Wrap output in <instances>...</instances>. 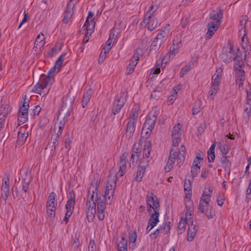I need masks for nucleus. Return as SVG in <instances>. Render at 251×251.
<instances>
[{"label": "nucleus", "mask_w": 251, "mask_h": 251, "mask_svg": "<svg viewBox=\"0 0 251 251\" xmlns=\"http://www.w3.org/2000/svg\"><path fill=\"white\" fill-rule=\"evenodd\" d=\"M66 53H62L59 58L56 60L54 66L51 68L49 71L48 75H47L46 79L50 82V84H51L53 81V76L54 75L59 72L62 61L64 59V57L66 55Z\"/></svg>", "instance_id": "9"}, {"label": "nucleus", "mask_w": 251, "mask_h": 251, "mask_svg": "<svg viewBox=\"0 0 251 251\" xmlns=\"http://www.w3.org/2000/svg\"><path fill=\"white\" fill-rule=\"evenodd\" d=\"M126 94H123L122 96L117 97L114 102L113 113L116 115L121 110V108L125 104L126 101Z\"/></svg>", "instance_id": "18"}, {"label": "nucleus", "mask_w": 251, "mask_h": 251, "mask_svg": "<svg viewBox=\"0 0 251 251\" xmlns=\"http://www.w3.org/2000/svg\"><path fill=\"white\" fill-rule=\"evenodd\" d=\"M119 165V169L118 172L116 173V170L114 168H113L110 171V172L113 171L112 172L113 173L115 172V174L116 175V178L118 176L121 177L123 176L125 174V172L126 167V156L125 155V154H123L121 156Z\"/></svg>", "instance_id": "19"}, {"label": "nucleus", "mask_w": 251, "mask_h": 251, "mask_svg": "<svg viewBox=\"0 0 251 251\" xmlns=\"http://www.w3.org/2000/svg\"><path fill=\"white\" fill-rule=\"evenodd\" d=\"M29 101H26V96H25L23 100L21 102V105L17 114V120L18 125L24 124L28 120V109L29 108Z\"/></svg>", "instance_id": "7"}, {"label": "nucleus", "mask_w": 251, "mask_h": 251, "mask_svg": "<svg viewBox=\"0 0 251 251\" xmlns=\"http://www.w3.org/2000/svg\"><path fill=\"white\" fill-rule=\"evenodd\" d=\"M45 39L44 35L42 33H40L36 38L34 43V49L37 54L41 52V48L45 43Z\"/></svg>", "instance_id": "22"}, {"label": "nucleus", "mask_w": 251, "mask_h": 251, "mask_svg": "<svg viewBox=\"0 0 251 251\" xmlns=\"http://www.w3.org/2000/svg\"><path fill=\"white\" fill-rule=\"evenodd\" d=\"M181 46V41H178L176 42L174 41L173 45L170 47V52L166 55V57L169 56V58H173L177 53Z\"/></svg>", "instance_id": "28"}, {"label": "nucleus", "mask_w": 251, "mask_h": 251, "mask_svg": "<svg viewBox=\"0 0 251 251\" xmlns=\"http://www.w3.org/2000/svg\"><path fill=\"white\" fill-rule=\"evenodd\" d=\"M114 34L111 33L109 35V39L106 43V45L103 49L107 51H109L111 49V44L114 43Z\"/></svg>", "instance_id": "42"}, {"label": "nucleus", "mask_w": 251, "mask_h": 251, "mask_svg": "<svg viewBox=\"0 0 251 251\" xmlns=\"http://www.w3.org/2000/svg\"><path fill=\"white\" fill-rule=\"evenodd\" d=\"M181 89L180 85H178L174 87L172 91V95L173 97H176L178 91Z\"/></svg>", "instance_id": "59"}, {"label": "nucleus", "mask_w": 251, "mask_h": 251, "mask_svg": "<svg viewBox=\"0 0 251 251\" xmlns=\"http://www.w3.org/2000/svg\"><path fill=\"white\" fill-rule=\"evenodd\" d=\"M185 197L187 199L186 201L185 206L186 211L185 213V218L184 219L188 220V225L189 223H192L193 220H192V216L193 213V203L192 201L190 199V194L189 193L186 194Z\"/></svg>", "instance_id": "15"}, {"label": "nucleus", "mask_w": 251, "mask_h": 251, "mask_svg": "<svg viewBox=\"0 0 251 251\" xmlns=\"http://www.w3.org/2000/svg\"><path fill=\"white\" fill-rule=\"evenodd\" d=\"M137 239V234L135 231H131L129 233V248L134 246V243Z\"/></svg>", "instance_id": "44"}, {"label": "nucleus", "mask_w": 251, "mask_h": 251, "mask_svg": "<svg viewBox=\"0 0 251 251\" xmlns=\"http://www.w3.org/2000/svg\"><path fill=\"white\" fill-rule=\"evenodd\" d=\"M89 32H87L85 34V37L83 39V42L84 44H85L86 43H87L88 40H89Z\"/></svg>", "instance_id": "64"}, {"label": "nucleus", "mask_w": 251, "mask_h": 251, "mask_svg": "<svg viewBox=\"0 0 251 251\" xmlns=\"http://www.w3.org/2000/svg\"><path fill=\"white\" fill-rule=\"evenodd\" d=\"M48 85H50V82L47 79L40 81L34 87V90H32L33 92L41 94V91L48 86Z\"/></svg>", "instance_id": "32"}, {"label": "nucleus", "mask_w": 251, "mask_h": 251, "mask_svg": "<svg viewBox=\"0 0 251 251\" xmlns=\"http://www.w3.org/2000/svg\"><path fill=\"white\" fill-rule=\"evenodd\" d=\"M141 56H142L141 49H137L136 53L130 59V63L127 68L126 72L127 75H130L133 72L134 68L138 63V61Z\"/></svg>", "instance_id": "14"}, {"label": "nucleus", "mask_w": 251, "mask_h": 251, "mask_svg": "<svg viewBox=\"0 0 251 251\" xmlns=\"http://www.w3.org/2000/svg\"><path fill=\"white\" fill-rule=\"evenodd\" d=\"M222 72L223 70L221 68L217 69L216 73L213 76L212 85H218V87L219 86L221 83Z\"/></svg>", "instance_id": "34"}, {"label": "nucleus", "mask_w": 251, "mask_h": 251, "mask_svg": "<svg viewBox=\"0 0 251 251\" xmlns=\"http://www.w3.org/2000/svg\"><path fill=\"white\" fill-rule=\"evenodd\" d=\"M10 111V108L8 105H2L0 109V120L4 121Z\"/></svg>", "instance_id": "35"}, {"label": "nucleus", "mask_w": 251, "mask_h": 251, "mask_svg": "<svg viewBox=\"0 0 251 251\" xmlns=\"http://www.w3.org/2000/svg\"><path fill=\"white\" fill-rule=\"evenodd\" d=\"M9 193V179L5 178L2 179V185L1 187V196L5 201Z\"/></svg>", "instance_id": "26"}, {"label": "nucleus", "mask_w": 251, "mask_h": 251, "mask_svg": "<svg viewBox=\"0 0 251 251\" xmlns=\"http://www.w3.org/2000/svg\"><path fill=\"white\" fill-rule=\"evenodd\" d=\"M189 226L188 229V237L187 240L189 241H191L195 236L196 233L197 232L198 227L196 225L193 224V221L192 223H189Z\"/></svg>", "instance_id": "31"}, {"label": "nucleus", "mask_w": 251, "mask_h": 251, "mask_svg": "<svg viewBox=\"0 0 251 251\" xmlns=\"http://www.w3.org/2000/svg\"><path fill=\"white\" fill-rule=\"evenodd\" d=\"M181 127V125L179 124H177L173 128L172 138L173 146L175 147L178 146L179 142L180 140Z\"/></svg>", "instance_id": "16"}, {"label": "nucleus", "mask_w": 251, "mask_h": 251, "mask_svg": "<svg viewBox=\"0 0 251 251\" xmlns=\"http://www.w3.org/2000/svg\"><path fill=\"white\" fill-rule=\"evenodd\" d=\"M158 114V111H155L153 114L151 113L147 116L143 126L145 128V129L147 128H153Z\"/></svg>", "instance_id": "20"}, {"label": "nucleus", "mask_w": 251, "mask_h": 251, "mask_svg": "<svg viewBox=\"0 0 251 251\" xmlns=\"http://www.w3.org/2000/svg\"><path fill=\"white\" fill-rule=\"evenodd\" d=\"M117 247L118 251H127V241L125 237L123 236L118 242Z\"/></svg>", "instance_id": "37"}, {"label": "nucleus", "mask_w": 251, "mask_h": 251, "mask_svg": "<svg viewBox=\"0 0 251 251\" xmlns=\"http://www.w3.org/2000/svg\"><path fill=\"white\" fill-rule=\"evenodd\" d=\"M166 82L165 80H163L160 84L155 88L154 92H160L163 91L165 88L164 85L166 84Z\"/></svg>", "instance_id": "50"}, {"label": "nucleus", "mask_w": 251, "mask_h": 251, "mask_svg": "<svg viewBox=\"0 0 251 251\" xmlns=\"http://www.w3.org/2000/svg\"><path fill=\"white\" fill-rule=\"evenodd\" d=\"M88 248V251H97V247L94 240H90Z\"/></svg>", "instance_id": "54"}, {"label": "nucleus", "mask_w": 251, "mask_h": 251, "mask_svg": "<svg viewBox=\"0 0 251 251\" xmlns=\"http://www.w3.org/2000/svg\"><path fill=\"white\" fill-rule=\"evenodd\" d=\"M218 89L219 87H218V85H212L210 90L208 93V98L213 100L214 96L217 94Z\"/></svg>", "instance_id": "46"}, {"label": "nucleus", "mask_w": 251, "mask_h": 251, "mask_svg": "<svg viewBox=\"0 0 251 251\" xmlns=\"http://www.w3.org/2000/svg\"><path fill=\"white\" fill-rule=\"evenodd\" d=\"M138 117V111L136 109H133L129 117V121L135 122Z\"/></svg>", "instance_id": "49"}, {"label": "nucleus", "mask_w": 251, "mask_h": 251, "mask_svg": "<svg viewBox=\"0 0 251 251\" xmlns=\"http://www.w3.org/2000/svg\"><path fill=\"white\" fill-rule=\"evenodd\" d=\"M135 129V122L132 121L128 122L126 126V132L127 134H128L129 136L133 133Z\"/></svg>", "instance_id": "40"}, {"label": "nucleus", "mask_w": 251, "mask_h": 251, "mask_svg": "<svg viewBox=\"0 0 251 251\" xmlns=\"http://www.w3.org/2000/svg\"><path fill=\"white\" fill-rule=\"evenodd\" d=\"M145 129L144 126H143L141 134L144 137L147 138L149 136L153 128Z\"/></svg>", "instance_id": "52"}, {"label": "nucleus", "mask_w": 251, "mask_h": 251, "mask_svg": "<svg viewBox=\"0 0 251 251\" xmlns=\"http://www.w3.org/2000/svg\"><path fill=\"white\" fill-rule=\"evenodd\" d=\"M186 225H188V220L181 218L177 228V232L178 234H182L185 231Z\"/></svg>", "instance_id": "39"}, {"label": "nucleus", "mask_w": 251, "mask_h": 251, "mask_svg": "<svg viewBox=\"0 0 251 251\" xmlns=\"http://www.w3.org/2000/svg\"><path fill=\"white\" fill-rule=\"evenodd\" d=\"M95 26V22L93 20H91L90 22L86 19L83 26H86L87 32H89V35H90L93 31Z\"/></svg>", "instance_id": "41"}, {"label": "nucleus", "mask_w": 251, "mask_h": 251, "mask_svg": "<svg viewBox=\"0 0 251 251\" xmlns=\"http://www.w3.org/2000/svg\"><path fill=\"white\" fill-rule=\"evenodd\" d=\"M60 135H58V134H55L54 135L52 136L51 141H50V144H52V147H53V148L55 149V143L58 141V140L59 138Z\"/></svg>", "instance_id": "57"}, {"label": "nucleus", "mask_w": 251, "mask_h": 251, "mask_svg": "<svg viewBox=\"0 0 251 251\" xmlns=\"http://www.w3.org/2000/svg\"><path fill=\"white\" fill-rule=\"evenodd\" d=\"M146 201L148 212L151 215L146 229L147 232H149L159 222L160 206L157 197L152 193L147 195Z\"/></svg>", "instance_id": "2"}, {"label": "nucleus", "mask_w": 251, "mask_h": 251, "mask_svg": "<svg viewBox=\"0 0 251 251\" xmlns=\"http://www.w3.org/2000/svg\"><path fill=\"white\" fill-rule=\"evenodd\" d=\"M191 66L190 65L185 66L181 70L180 73V76L183 77L187 73V72L191 70Z\"/></svg>", "instance_id": "53"}, {"label": "nucleus", "mask_w": 251, "mask_h": 251, "mask_svg": "<svg viewBox=\"0 0 251 251\" xmlns=\"http://www.w3.org/2000/svg\"><path fill=\"white\" fill-rule=\"evenodd\" d=\"M222 58L226 62H230L234 60V63H235L237 55H235L233 51V46L231 44H228L224 47Z\"/></svg>", "instance_id": "12"}, {"label": "nucleus", "mask_w": 251, "mask_h": 251, "mask_svg": "<svg viewBox=\"0 0 251 251\" xmlns=\"http://www.w3.org/2000/svg\"><path fill=\"white\" fill-rule=\"evenodd\" d=\"M108 52H109V51H107V50H105L104 49H102L99 59V63H101L103 62V61L106 58V54Z\"/></svg>", "instance_id": "58"}, {"label": "nucleus", "mask_w": 251, "mask_h": 251, "mask_svg": "<svg viewBox=\"0 0 251 251\" xmlns=\"http://www.w3.org/2000/svg\"><path fill=\"white\" fill-rule=\"evenodd\" d=\"M212 192V188L210 187L208 189L205 188L201 197L199 206V211L205 213L208 219H212L215 216V212L213 211L211 209L209 211V204L211 201Z\"/></svg>", "instance_id": "4"}, {"label": "nucleus", "mask_w": 251, "mask_h": 251, "mask_svg": "<svg viewBox=\"0 0 251 251\" xmlns=\"http://www.w3.org/2000/svg\"><path fill=\"white\" fill-rule=\"evenodd\" d=\"M191 168V176L192 177H195L200 172V166H199V163H194Z\"/></svg>", "instance_id": "47"}, {"label": "nucleus", "mask_w": 251, "mask_h": 251, "mask_svg": "<svg viewBox=\"0 0 251 251\" xmlns=\"http://www.w3.org/2000/svg\"><path fill=\"white\" fill-rule=\"evenodd\" d=\"M170 224V222L167 223L163 227H161V234L164 235L169 232L171 228Z\"/></svg>", "instance_id": "51"}, {"label": "nucleus", "mask_w": 251, "mask_h": 251, "mask_svg": "<svg viewBox=\"0 0 251 251\" xmlns=\"http://www.w3.org/2000/svg\"><path fill=\"white\" fill-rule=\"evenodd\" d=\"M185 148L183 145L180 146L178 151H175L172 149L170 151L169 158L165 168L166 172L170 171L175 163H176V165L180 167L185 160Z\"/></svg>", "instance_id": "3"}, {"label": "nucleus", "mask_w": 251, "mask_h": 251, "mask_svg": "<svg viewBox=\"0 0 251 251\" xmlns=\"http://www.w3.org/2000/svg\"><path fill=\"white\" fill-rule=\"evenodd\" d=\"M151 151V143L149 141H147L145 143L144 148L143 152V156L140 160L139 166L142 167L143 165H146V168L148 166L150 159L149 157L150 155V152Z\"/></svg>", "instance_id": "13"}, {"label": "nucleus", "mask_w": 251, "mask_h": 251, "mask_svg": "<svg viewBox=\"0 0 251 251\" xmlns=\"http://www.w3.org/2000/svg\"><path fill=\"white\" fill-rule=\"evenodd\" d=\"M221 163L223 168L225 170H229L230 167V162L227 157L226 156H223L221 158Z\"/></svg>", "instance_id": "45"}, {"label": "nucleus", "mask_w": 251, "mask_h": 251, "mask_svg": "<svg viewBox=\"0 0 251 251\" xmlns=\"http://www.w3.org/2000/svg\"><path fill=\"white\" fill-rule=\"evenodd\" d=\"M166 32L165 31H161L158 33L156 37L153 41L151 46L154 50L159 49L161 45L166 40Z\"/></svg>", "instance_id": "17"}, {"label": "nucleus", "mask_w": 251, "mask_h": 251, "mask_svg": "<svg viewBox=\"0 0 251 251\" xmlns=\"http://www.w3.org/2000/svg\"><path fill=\"white\" fill-rule=\"evenodd\" d=\"M220 26V24L210 21L207 26V32L206 34V39L209 40L211 39Z\"/></svg>", "instance_id": "24"}, {"label": "nucleus", "mask_w": 251, "mask_h": 251, "mask_svg": "<svg viewBox=\"0 0 251 251\" xmlns=\"http://www.w3.org/2000/svg\"><path fill=\"white\" fill-rule=\"evenodd\" d=\"M146 165H147V163H145V165H143L142 167L139 166L135 177V179L137 181H141L142 180V179L145 172Z\"/></svg>", "instance_id": "38"}, {"label": "nucleus", "mask_w": 251, "mask_h": 251, "mask_svg": "<svg viewBox=\"0 0 251 251\" xmlns=\"http://www.w3.org/2000/svg\"><path fill=\"white\" fill-rule=\"evenodd\" d=\"M142 149L140 147L136 148V145H134L132 149V153L130 158V163L135 165L139 158V156L141 153Z\"/></svg>", "instance_id": "29"}, {"label": "nucleus", "mask_w": 251, "mask_h": 251, "mask_svg": "<svg viewBox=\"0 0 251 251\" xmlns=\"http://www.w3.org/2000/svg\"><path fill=\"white\" fill-rule=\"evenodd\" d=\"M24 17L23 19V20H22V22H21V23L20 24V25H19L18 26V28H20L21 26L23 25V24L27 21V19H28V14L25 13V11H24Z\"/></svg>", "instance_id": "61"}, {"label": "nucleus", "mask_w": 251, "mask_h": 251, "mask_svg": "<svg viewBox=\"0 0 251 251\" xmlns=\"http://www.w3.org/2000/svg\"><path fill=\"white\" fill-rule=\"evenodd\" d=\"M215 153L214 152H207V158L208 161L210 162H213L215 159Z\"/></svg>", "instance_id": "60"}, {"label": "nucleus", "mask_w": 251, "mask_h": 251, "mask_svg": "<svg viewBox=\"0 0 251 251\" xmlns=\"http://www.w3.org/2000/svg\"><path fill=\"white\" fill-rule=\"evenodd\" d=\"M247 96L246 99L245 106L244 108L243 118L248 122L251 111V85L249 84L246 88Z\"/></svg>", "instance_id": "10"}, {"label": "nucleus", "mask_w": 251, "mask_h": 251, "mask_svg": "<svg viewBox=\"0 0 251 251\" xmlns=\"http://www.w3.org/2000/svg\"><path fill=\"white\" fill-rule=\"evenodd\" d=\"M56 205V194L51 192L48 197L46 205L47 217L50 220H51L55 215Z\"/></svg>", "instance_id": "8"}, {"label": "nucleus", "mask_w": 251, "mask_h": 251, "mask_svg": "<svg viewBox=\"0 0 251 251\" xmlns=\"http://www.w3.org/2000/svg\"><path fill=\"white\" fill-rule=\"evenodd\" d=\"M202 102L201 100H197L195 102L193 108L192 109V113L193 115L199 113L201 109Z\"/></svg>", "instance_id": "43"}, {"label": "nucleus", "mask_w": 251, "mask_h": 251, "mask_svg": "<svg viewBox=\"0 0 251 251\" xmlns=\"http://www.w3.org/2000/svg\"><path fill=\"white\" fill-rule=\"evenodd\" d=\"M41 110V108L39 105H36L34 109H33L34 115H38Z\"/></svg>", "instance_id": "62"}, {"label": "nucleus", "mask_w": 251, "mask_h": 251, "mask_svg": "<svg viewBox=\"0 0 251 251\" xmlns=\"http://www.w3.org/2000/svg\"><path fill=\"white\" fill-rule=\"evenodd\" d=\"M154 6L151 5L150 8V10L147 12L146 14L145 17L143 20V23L146 24V26L149 30L150 31L153 30L157 24V22L156 19H152V17L154 12L153 11Z\"/></svg>", "instance_id": "11"}, {"label": "nucleus", "mask_w": 251, "mask_h": 251, "mask_svg": "<svg viewBox=\"0 0 251 251\" xmlns=\"http://www.w3.org/2000/svg\"><path fill=\"white\" fill-rule=\"evenodd\" d=\"M184 190L185 192L188 191V193L186 192V194L188 193L190 195L191 194V193H190L191 190V184L190 180L185 182L184 184Z\"/></svg>", "instance_id": "55"}, {"label": "nucleus", "mask_w": 251, "mask_h": 251, "mask_svg": "<svg viewBox=\"0 0 251 251\" xmlns=\"http://www.w3.org/2000/svg\"><path fill=\"white\" fill-rule=\"evenodd\" d=\"M72 213H70V212L66 211V213L65 215V216L64 218V221L66 222V223H67L68 222V220L69 218L71 217V216L72 215Z\"/></svg>", "instance_id": "63"}, {"label": "nucleus", "mask_w": 251, "mask_h": 251, "mask_svg": "<svg viewBox=\"0 0 251 251\" xmlns=\"http://www.w3.org/2000/svg\"><path fill=\"white\" fill-rule=\"evenodd\" d=\"M242 50H243L242 51L238 49V52H237V56L239 54L241 57H243L242 61L243 64L244 60H248L251 58V47L248 45L246 46L242 44Z\"/></svg>", "instance_id": "21"}, {"label": "nucleus", "mask_w": 251, "mask_h": 251, "mask_svg": "<svg viewBox=\"0 0 251 251\" xmlns=\"http://www.w3.org/2000/svg\"><path fill=\"white\" fill-rule=\"evenodd\" d=\"M69 115V110L66 109L64 107H63L59 111L53 129L55 134H58L59 135L61 134L62 129L64 127L66 120Z\"/></svg>", "instance_id": "5"}, {"label": "nucleus", "mask_w": 251, "mask_h": 251, "mask_svg": "<svg viewBox=\"0 0 251 251\" xmlns=\"http://www.w3.org/2000/svg\"><path fill=\"white\" fill-rule=\"evenodd\" d=\"M242 57H241L239 54L237 56L234 63V67L235 70V77L236 80L239 87H242L243 85L244 81L245 80V72L242 69L243 63L242 59Z\"/></svg>", "instance_id": "6"}, {"label": "nucleus", "mask_w": 251, "mask_h": 251, "mask_svg": "<svg viewBox=\"0 0 251 251\" xmlns=\"http://www.w3.org/2000/svg\"><path fill=\"white\" fill-rule=\"evenodd\" d=\"M31 180V175L30 173H25V176L23 177V189L25 193L30 189Z\"/></svg>", "instance_id": "30"}, {"label": "nucleus", "mask_w": 251, "mask_h": 251, "mask_svg": "<svg viewBox=\"0 0 251 251\" xmlns=\"http://www.w3.org/2000/svg\"><path fill=\"white\" fill-rule=\"evenodd\" d=\"M223 18V12L221 9L213 10L210 14L211 22L221 25Z\"/></svg>", "instance_id": "25"}, {"label": "nucleus", "mask_w": 251, "mask_h": 251, "mask_svg": "<svg viewBox=\"0 0 251 251\" xmlns=\"http://www.w3.org/2000/svg\"><path fill=\"white\" fill-rule=\"evenodd\" d=\"M92 94V91L91 89L87 90L84 94L82 100V105L85 107L89 102Z\"/></svg>", "instance_id": "36"}, {"label": "nucleus", "mask_w": 251, "mask_h": 251, "mask_svg": "<svg viewBox=\"0 0 251 251\" xmlns=\"http://www.w3.org/2000/svg\"><path fill=\"white\" fill-rule=\"evenodd\" d=\"M72 245L74 247V250L76 251L78 249L79 247L81 245L78 237L75 236L72 239Z\"/></svg>", "instance_id": "48"}, {"label": "nucleus", "mask_w": 251, "mask_h": 251, "mask_svg": "<svg viewBox=\"0 0 251 251\" xmlns=\"http://www.w3.org/2000/svg\"><path fill=\"white\" fill-rule=\"evenodd\" d=\"M217 201L218 205L221 206L224 202V197L223 194L219 193L217 196Z\"/></svg>", "instance_id": "56"}, {"label": "nucleus", "mask_w": 251, "mask_h": 251, "mask_svg": "<svg viewBox=\"0 0 251 251\" xmlns=\"http://www.w3.org/2000/svg\"><path fill=\"white\" fill-rule=\"evenodd\" d=\"M70 198L67 201L66 205V211L70 213L73 212L74 209V205L75 203V195L74 192L70 193Z\"/></svg>", "instance_id": "33"}, {"label": "nucleus", "mask_w": 251, "mask_h": 251, "mask_svg": "<svg viewBox=\"0 0 251 251\" xmlns=\"http://www.w3.org/2000/svg\"><path fill=\"white\" fill-rule=\"evenodd\" d=\"M112 171L109 176L104 195L98 193L97 181L95 184L92 183L89 188L86 202L87 218L89 222L93 220L97 212L100 220L104 218L106 204H111L116 186V175Z\"/></svg>", "instance_id": "1"}, {"label": "nucleus", "mask_w": 251, "mask_h": 251, "mask_svg": "<svg viewBox=\"0 0 251 251\" xmlns=\"http://www.w3.org/2000/svg\"><path fill=\"white\" fill-rule=\"evenodd\" d=\"M248 21V17H247V16L245 15L242 16V19L240 22L239 33L240 35L242 36V42L243 43L244 40V38L246 34V26Z\"/></svg>", "instance_id": "27"}, {"label": "nucleus", "mask_w": 251, "mask_h": 251, "mask_svg": "<svg viewBox=\"0 0 251 251\" xmlns=\"http://www.w3.org/2000/svg\"><path fill=\"white\" fill-rule=\"evenodd\" d=\"M75 6V4H70V3L67 4L63 19L64 23L67 24L71 19L74 14V9Z\"/></svg>", "instance_id": "23"}]
</instances>
